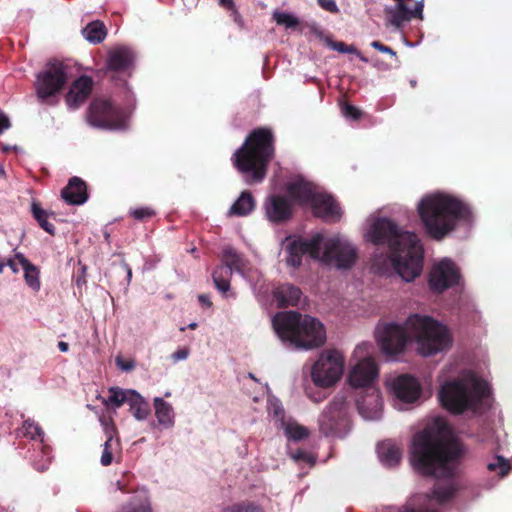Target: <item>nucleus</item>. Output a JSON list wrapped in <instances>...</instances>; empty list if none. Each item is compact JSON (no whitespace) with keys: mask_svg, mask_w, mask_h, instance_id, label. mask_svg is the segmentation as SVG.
<instances>
[{"mask_svg":"<svg viewBox=\"0 0 512 512\" xmlns=\"http://www.w3.org/2000/svg\"><path fill=\"white\" fill-rule=\"evenodd\" d=\"M273 19L278 25H283L286 28L294 29L300 24L298 18L286 12H274Z\"/></svg>","mask_w":512,"mask_h":512,"instance_id":"38","label":"nucleus"},{"mask_svg":"<svg viewBox=\"0 0 512 512\" xmlns=\"http://www.w3.org/2000/svg\"><path fill=\"white\" fill-rule=\"evenodd\" d=\"M403 512H421L420 510H417L415 508H410V507H407L404 509Z\"/></svg>","mask_w":512,"mask_h":512,"instance_id":"62","label":"nucleus"},{"mask_svg":"<svg viewBox=\"0 0 512 512\" xmlns=\"http://www.w3.org/2000/svg\"><path fill=\"white\" fill-rule=\"evenodd\" d=\"M232 272L229 267L218 266L212 273V279L215 287L222 293H226L230 289V278Z\"/></svg>","mask_w":512,"mask_h":512,"instance_id":"32","label":"nucleus"},{"mask_svg":"<svg viewBox=\"0 0 512 512\" xmlns=\"http://www.w3.org/2000/svg\"><path fill=\"white\" fill-rule=\"evenodd\" d=\"M455 494L456 488L453 485H447L433 488L428 497L435 499L439 504H444L451 500Z\"/></svg>","mask_w":512,"mask_h":512,"instance_id":"34","label":"nucleus"},{"mask_svg":"<svg viewBox=\"0 0 512 512\" xmlns=\"http://www.w3.org/2000/svg\"><path fill=\"white\" fill-rule=\"evenodd\" d=\"M135 53L127 46L112 48L107 53L105 72L128 73L135 65Z\"/></svg>","mask_w":512,"mask_h":512,"instance_id":"18","label":"nucleus"},{"mask_svg":"<svg viewBox=\"0 0 512 512\" xmlns=\"http://www.w3.org/2000/svg\"><path fill=\"white\" fill-rule=\"evenodd\" d=\"M98 400H101L107 408L114 410L126 403L129 406L130 413L138 421L146 420L151 412L148 401L133 389L110 387L108 395L106 397L98 395Z\"/></svg>","mask_w":512,"mask_h":512,"instance_id":"11","label":"nucleus"},{"mask_svg":"<svg viewBox=\"0 0 512 512\" xmlns=\"http://www.w3.org/2000/svg\"><path fill=\"white\" fill-rule=\"evenodd\" d=\"M198 300L199 302L203 305V306H206V307H211L212 306V302L210 301L209 299V296L206 295V294H200L198 296Z\"/></svg>","mask_w":512,"mask_h":512,"instance_id":"56","label":"nucleus"},{"mask_svg":"<svg viewBox=\"0 0 512 512\" xmlns=\"http://www.w3.org/2000/svg\"><path fill=\"white\" fill-rule=\"evenodd\" d=\"M24 271V279L26 284L33 290L39 291L41 287L40 279H39V269L34 265L30 264L23 268Z\"/></svg>","mask_w":512,"mask_h":512,"instance_id":"35","label":"nucleus"},{"mask_svg":"<svg viewBox=\"0 0 512 512\" xmlns=\"http://www.w3.org/2000/svg\"><path fill=\"white\" fill-rule=\"evenodd\" d=\"M15 259L22 266V269L30 264H32L22 253H16Z\"/></svg>","mask_w":512,"mask_h":512,"instance_id":"55","label":"nucleus"},{"mask_svg":"<svg viewBox=\"0 0 512 512\" xmlns=\"http://www.w3.org/2000/svg\"><path fill=\"white\" fill-rule=\"evenodd\" d=\"M369 234L374 245L388 247L393 267L404 281H413L421 274L424 249L415 233L403 231L388 218H378Z\"/></svg>","mask_w":512,"mask_h":512,"instance_id":"2","label":"nucleus"},{"mask_svg":"<svg viewBox=\"0 0 512 512\" xmlns=\"http://www.w3.org/2000/svg\"><path fill=\"white\" fill-rule=\"evenodd\" d=\"M68 80L66 66L58 61L49 62L36 75L34 83L36 96L42 103L57 104V95Z\"/></svg>","mask_w":512,"mask_h":512,"instance_id":"10","label":"nucleus"},{"mask_svg":"<svg viewBox=\"0 0 512 512\" xmlns=\"http://www.w3.org/2000/svg\"><path fill=\"white\" fill-rule=\"evenodd\" d=\"M272 296L279 308H286L298 305L302 291L293 284L283 283L273 289Z\"/></svg>","mask_w":512,"mask_h":512,"instance_id":"25","label":"nucleus"},{"mask_svg":"<svg viewBox=\"0 0 512 512\" xmlns=\"http://www.w3.org/2000/svg\"><path fill=\"white\" fill-rule=\"evenodd\" d=\"M93 81L91 77L81 76L75 80L67 95L66 103L70 109H77L82 105L92 92Z\"/></svg>","mask_w":512,"mask_h":512,"instance_id":"23","label":"nucleus"},{"mask_svg":"<svg viewBox=\"0 0 512 512\" xmlns=\"http://www.w3.org/2000/svg\"><path fill=\"white\" fill-rule=\"evenodd\" d=\"M272 325L282 341L290 342L296 348H317L326 340L325 328L319 320L296 311L276 313Z\"/></svg>","mask_w":512,"mask_h":512,"instance_id":"6","label":"nucleus"},{"mask_svg":"<svg viewBox=\"0 0 512 512\" xmlns=\"http://www.w3.org/2000/svg\"><path fill=\"white\" fill-rule=\"evenodd\" d=\"M275 155V136L270 128L252 130L232 157L234 167L248 184L264 180L268 166Z\"/></svg>","mask_w":512,"mask_h":512,"instance_id":"4","label":"nucleus"},{"mask_svg":"<svg viewBox=\"0 0 512 512\" xmlns=\"http://www.w3.org/2000/svg\"><path fill=\"white\" fill-rule=\"evenodd\" d=\"M327 44H328V46H329L331 49H333V50H335V51H337V52H339V53H346L347 46H348V45H347V44H345L344 42H341V41H333V40H331V39H328Z\"/></svg>","mask_w":512,"mask_h":512,"instance_id":"48","label":"nucleus"},{"mask_svg":"<svg viewBox=\"0 0 512 512\" xmlns=\"http://www.w3.org/2000/svg\"><path fill=\"white\" fill-rule=\"evenodd\" d=\"M189 355V349L188 348H181L175 351L171 357L172 359L177 362L181 360H185Z\"/></svg>","mask_w":512,"mask_h":512,"instance_id":"51","label":"nucleus"},{"mask_svg":"<svg viewBox=\"0 0 512 512\" xmlns=\"http://www.w3.org/2000/svg\"><path fill=\"white\" fill-rule=\"evenodd\" d=\"M117 512H153V508L148 497H133Z\"/></svg>","mask_w":512,"mask_h":512,"instance_id":"30","label":"nucleus"},{"mask_svg":"<svg viewBox=\"0 0 512 512\" xmlns=\"http://www.w3.org/2000/svg\"><path fill=\"white\" fill-rule=\"evenodd\" d=\"M219 4L225 9L233 8V6H235L234 0H219Z\"/></svg>","mask_w":512,"mask_h":512,"instance_id":"58","label":"nucleus"},{"mask_svg":"<svg viewBox=\"0 0 512 512\" xmlns=\"http://www.w3.org/2000/svg\"><path fill=\"white\" fill-rule=\"evenodd\" d=\"M311 207L313 215L325 222H338L342 217V211L338 202L327 193L320 192Z\"/></svg>","mask_w":512,"mask_h":512,"instance_id":"19","label":"nucleus"},{"mask_svg":"<svg viewBox=\"0 0 512 512\" xmlns=\"http://www.w3.org/2000/svg\"><path fill=\"white\" fill-rule=\"evenodd\" d=\"M346 395L337 394L319 418V428L325 436L342 437L348 430Z\"/></svg>","mask_w":512,"mask_h":512,"instance_id":"13","label":"nucleus"},{"mask_svg":"<svg viewBox=\"0 0 512 512\" xmlns=\"http://www.w3.org/2000/svg\"><path fill=\"white\" fill-rule=\"evenodd\" d=\"M158 423L166 428L174 425V410L170 403L160 397L153 400Z\"/></svg>","mask_w":512,"mask_h":512,"instance_id":"29","label":"nucleus"},{"mask_svg":"<svg viewBox=\"0 0 512 512\" xmlns=\"http://www.w3.org/2000/svg\"><path fill=\"white\" fill-rule=\"evenodd\" d=\"M21 434L35 442L34 449H39L41 457L35 456L32 459L34 468L38 471H45L51 463V448L45 443V434L41 427L32 420H25L20 430Z\"/></svg>","mask_w":512,"mask_h":512,"instance_id":"17","label":"nucleus"},{"mask_svg":"<svg viewBox=\"0 0 512 512\" xmlns=\"http://www.w3.org/2000/svg\"><path fill=\"white\" fill-rule=\"evenodd\" d=\"M58 348H59V349H60V351H62V352H67V351H68L69 346H68V343L63 342V341H60V342L58 343Z\"/></svg>","mask_w":512,"mask_h":512,"instance_id":"59","label":"nucleus"},{"mask_svg":"<svg viewBox=\"0 0 512 512\" xmlns=\"http://www.w3.org/2000/svg\"><path fill=\"white\" fill-rule=\"evenodd\" d=\"M371 46L374 49L378 50L379 52L387 53V54H390L392 56H396V52L391 47L384 45L380 41H377V40L372 41L371 42Z\"/></svg>","mask_w":512,"mask_h":512,"instance_id":"46","label":"nucleus"},{"mask_svg":"<svg viewBox=\"0 0 512 512\" xmlns=\"http://www.w3.org/2000/svg\"><path fill=\"white\" fill-rule=\"evenodd\" d=\"M410 328L406 322L401 325L395 322L379 324L376 328V339L381 351L386 355L402 353L411 339Z\"/></svg>","mask_w":512,"mask_h":512,"instance_id":"14","label":"nucleus"},{"mask_svg":"<svg viewBox=\"0 0 512 512\" xmlns=\"http://www.w3.org/2000/svg\"><path fill=\"white\" fill-rule=\"evenodd\" d=\"M6 266H8L15 274L19 272V268L17 267V264L14 259H8L6 262Z\"/></svg>","mask_w":512,"mask_h":512,"instance_id":"57","label":"nucleus"},{"mask_svg":"<svg viewBox=\"0 0 512 512\" xmlns=\"http://www.w3.org/2000/svg\"><path fill=\"white\" fill-rule=\"evenodd\" d=\"M222 260L224 262L222 266L229 267L231 272L233 270L241 271L245 266L243 257L232 247L223 249Z\"/></svg>","mask_w":512,"mask_h":512,"instance_id":"31","label":"nucleus"},{"mask_svg":"<svg viewBox=\"0 0 512 512\" xmlns=\"http://www.w3.org/2000/svg\"><path fill=\"white\" fill-rule=\"evenodd\" d=\"M460 278V271L456 264L450 259H444L432 268L429 274V287L433 292L442 293L457 285Z\"/></svg>","mask_w":512,"mask_h":512,"instance_id":"16","label":"nucleus"},{"mask_svg":"<svg viewBox=\"0 0 512 512\" xmlns=\"http://www.w3.org/2000/svg\"><path fill=\"white\" fill-rule=\"evenodd\" d=\"M107 36V28L104 22L98 20V44L103 42Z\"/></svg>","mask_w":512,"mask_h":512,"instance_id":"53","label":"nucleus"},{"mask_svg":"<svg viewBox=\"0 0 512 512\" xmlns=\"http://www.w3.org/2000/svg\"><path fill=\"white\" fill-rule=\"evenodd\" d=\"M411 335L416 339L418 351L432 356L449 349L452 336L448 328L427 315L412 314L406 319Z\"/></svg>","mask_w":512,"mask_h":512,"instance_id":"8","label":"nucleus"},{"mask_svg":"<svg viewBox=\"0 0 512 512\" xmlns=\"http://www.w3.org/2000/svg\"><path fill=\"white\" fill-rule=\"evenodd\" d=\"M286 435L289 439L294 441H301L309 437V430L305 426L297 423L288 424L285 428Z\"/></svg>","mask_w":512,"mask_h":512,"instance_id":"37","label":"nucleus"},{"mask_svg":"<svg viewBox=\"0 0 512 512\" xmlns=\"http://www.w3.org/2000/svg\"><path fill=\"white\" fill-rule=\"evenodd\" d=\"M116 269L125 274L127 282H130L132 278V270L128 264H126L122 259H119V264L116 266Z\"/></svg>","mask_w":512,"mask_h":512,"instance_id":"47","label":"nucleus"},{"mask_svg":"<svg viewBox=\"0 0 512 512\" xmlns=\"http://www.w3.org/2000/svg\"><path fill=\"white\" fill-rule=\"evenodd\" d=\"M344 371V357L337 350H326L314 363L311 377L316 386L327 388L334 385Z\"/></svg>","mask_w":512,"mask_h":512,"instance_id":"12","label":"nucleus"},{"mask_svg":"<svg viewBox=\"0 0 512 512\" xmlns=\"http://www.w3.org/2000/svg\"><path fill=\"white\" fill-rule=\"evenodd\" d=\"M5 267H6V263L0 262V274L3 273Z\"/></svg>","mask_w":512,"mask_h":512,"instance_id":"64","label":"nucleus"},{"mask_svg":"<svg viewBox=\"0 0 512 512\" xmlns=\"http://www.w3.org/2000/svg\"><path fill=\"white\" fill-rule=\"evenodd\" d=\"M289 196L299 204H310L314 202L320 192L311 182L303 178L296 179L287 185Z\"/></svg>","mask_w":512,"mask_h":512,"instance_id":"24","label":"nucleus"},{"mask_svg":"<svg viewBox=\"0 0 512 512\" xmlns=\"http://www.w3.org/2000/svg\"><path fill=\"white\" fill-rule=\"evenodd\" d=\"M346 53L355 54L359 59L365 63L368 62V58L365 57L355 46L348 45Z\"/></svg>","mask_w":512,"mask_h":512,"instance_id":"54","label":"nucleus"},{"mask_svg":"<svg viewBox=\"0 0 512 512\" xmlns=\"http://www.w3.org/2000/svg\"><path fill=\"white\" fill-rule=\"evenodd\" d=\"M128 115L124 108L111 98L98 97V128L106 130H124L127 128Z\"/></svg>","mask_w":512,"mask_h":512,"instance_id":"15","label":"nucleus"},{"mask_svg":"<svg viewBox=\"0 0 512 512\" xmlns=\"http://www.w3.org/2000/svg\"><path fill=\"white\" fill-rule=\"evenodd\" d=\"M101 425L103 426L106 441L104 443L103 452L101 455V464L108 466L112 463L113 458L116 454L121 451V444L118 438V431L113 423L112 419L107 420L106 418L100 419Z\"/></svg>","mask_w":512,"mask_h":512,"instance_id":"22","label":"nucleus"},{"mask_svg":"<svg viewBox=\"0 0 512 512\" xmlns=\"http://www.w3.org/2000/svg\"><path fill=\"white\" fill-rule=\"evenodd\" d=\"M323 236L320 233L315 234L310 239H296L287 246L288 258L287 264L294 268L300 267L302 257L309 255L312 259L319 260L327 264H334L338 269H348L353 266L357 259L356 248L339 238H330L325 242L324 252L320 256Z\"/></svg>","mask_w":512,"mask_h":512,"instance_id":"5","label":"nucleus"},{"mask_svg":"<svg viewBox=\"0 0 512 512\" xmlns=\"http://www.w3.org/2000/svg\"><path fill=\"white\" fill-rule=\"evenodd\" d=\"M488 394L487 383L476 377L470 380L458 379L441 386L439 399L449 412L459 415L475 409Z\"/></svg>","mask_w":512,"mask_h":512,"instance_id":"7","label":"nucleus"},{"mask_svg":"<svg viewBox=\"0 0 512 512\" xmlns=\"http://www.w3.org/2000/svg\"><path fill=\"white\" fill-rule=\"evenodd\" d=\"M221 512H264V510L253 502L242 501L223 508Z\"/></svg>","mask_w":512,"mask_h":512,"instance_id":"36","label":"nucleus"},{"mask_svg":"<svg viewBox=\"0 0 512 512\" xmlns=\"http://www.w3.org/2000/svg\"><path fill=\"white\" fill-rule=\"evenodd\" d=\"M377 452L381 462L388 467H395L402 458L401 448L391 441H384L378 445Z\"/></svg>","mask_w":512,"mask_h":512,"instance_id":"27","label":"nucleus"},{"mask_svg":"<svg viewBox=\"0 0 512 512\" xmlns=\"http://www.w3.org/2000/svg\"><path fill=\"white\" fill-rule=\"evenodd\" d=\"M394 395L402 402L413 403L420 397L421 385L419 381L408 374L400 375L392 383Z\"/></svg>","mask_w":512,"mask_h":512,"instance_id":"21","label":"nucleus"},{"mask_svg":"<svg viewBox=\"0 0 512 512\" xmlns=\"http://www.w3.org/2000/svg\"><path fill=\"white\" fill-rule=\"evenodd\" d=\"M317 3L325 11L333 14L339 13V8L335 0H317Z\"/></svg>","mask_w":512,"mask_h":512,"instance_id":"45","label":"nucleus"},{"mask_svg":"<svg viewBox=\"0 0 512 512\" xmlns=\"http://www.w3.org/2000/svg\"><path fill=\"white\" fill-rule=\"evenodd\" d=\"M82 35L88 42L96 44V21L89 22L82 29Z\"/></svg>","mask_w":512,"mask_h":512,"instance_id":"41","label":"nucleus"},{"mask_svg":"<svg viewBox=\"0 0 512 512\" xmlns=\"http://www.w3.org/2000/svg\"><path fill=\"white\" fill-rule=\"evenodd\" d=\"M87 121L91 127H96V114L94 102H92L89 106Z\"/></svg>","mask_w":512,"mask_h":512,"instance_id":"52","label":"nucleus"},{"mask_svg":"<svg viewBox=\"0 0 512 512\" xmlns=\"http://www.w3.org/2000/svg\"><path fill=\"white\" fill-rule=\"evenodd\" d=\"M115 361L118 368H120L122 371L130 372L135 368V361L132 359H124L121 356H117Z\"/></svg>","mask_w":512,"mask_h":512,"instance_id":"43","label":"nucleus"},{"mask_svg":"<svg viewBox=\"0 0 512 512\" xmlns=\"http://www.w3.org/2000/svg\"><path fill=\"white\" fill-rule=\"evenodd\" d=\"M294 459L297 460V461H304V462L309 463V464H313L314 463L313 456L308 454L307 452H305L303 450H298L295 453V455H294Z\"/></svg>","mask_w":512,"mask_h":512,"instance_id":"49","label":"nucleus"},{"mask_svg":"<svg viewBox=\"0 0 512 512\" xmlns=\"http://www.w3.org/2000/svg\"><path fill=\"white\" fill-rule=\"evenodd\" d=\"M378 377V366L371 357L360 360L350 371L348 381L356 388H368L371 392L365 397L357 398L356 406L359 413L367 420L380 417L383 401L379 391L371 388Z\"/></svg>","mask_w":512,"mask_h":512,"instance_id":"9","label":"nucleus"},{"mask_svg":"<svg viewBox=\"0 0 512 512\" xmlns=\"http://www.w3.org/2000/svg\"><path fill=\"white\" fill-rule=\"evenodd\" d=\"M6 177V172L4 170V167L2 164H0V178H5Z\"/></svg>","mask_w":512,"mask_h":512,"instance_id":"61","label":"nucleus"},{"mask_svg":"<svg viewBox=\"0 0 512 512\" xmlns=\"http://www.w3.org/2000/svg\"><path fill=\"white\" fill-rule=\"evenodd\" d=\"M11 127L9 117L0 109V135Z\"/></svg>","mask_w":512,"mask_h":512,"instance_id":"50","label":"nucleus"},{"mask_svg":"<svg viewBox=\"0 0 512 512\" xmlns=\"http://www.w3.org/2000/svg\"><path fill=\"white\" fill-rule=\"evenodd\" d=\"M418 214L427 233L436 240L443 239L460 221L471 218L467 203L449 194L427 195L418 204Z\"/></svg>","mask_w":512,"mask_h":512,"instance_id":"3","label":"nucleus"},{"mask_svg":"<svg viewBox=\"0 0 512 512\" xmlns=\"http://www.w3.org/2000/svg\"><path fill=\"white\" fill-rule=\"evenodd\" d=\"M255 200L249 191H243L239 198L230 207V216L243 217L249 215L255 209Z\"/></svg>","mask_w":512,"mask_h":512,"instance_id":"28","label":"nucleus"},{"mask_svg":"<svg viewBox=\"0 0 512 512\" xmlns=\"http://www.w3.org/2000/svg\"><path fill=\"white\" fill-rule=\"evenodd\" d=\"M265 213L269 221L282 223L289 220L293 214V206L290 200L282 195H271L264 204Z\"/></svg>","mask_w":512,"mask_h":512,"instance_id":"20","label":"nucleus"},{"mask_svg":"<svg viewBox=\"0 0 512 512\" xmlns=\"http://www.w3.org/2000/svg\"><path fill=\"white\" fill-rule=\"evenodd\" d=\"M129 214L135 220L143 222L155 216L156 212L150 207H139L132 209Z\"/></svg>","mask_w":512,"mask_h":512,"instance_id":"40","label":"nucleus"},{"mask_svg":"<svg viewBox=\"0 0 512 512\" xmlns=\"http://www.w3.org/2000/svg\"><path fill=\"white\" fill-rule=\"evenodd\" d=\"M342 111L347 118H351L353 120H359L362 115V112L357 107L348 103L344 104Z\"/></svg>","mask_w":512,"mask_h":512,"instance_id":"42","label":"nucleus"},{"mask_svg":"<svg viewBox=\"0 0 512 512\" xmlns=\"http://www.w3.org/2000/svg\"><path fill=\"white\" fill-rule=\"evenodd\" d=\"M229 11V16L232 18L234 23L238 26L239 29L245 28V22L242 15L239 13L236 5L233 8L227 9Z\"/></svg>","mask_w":512,"mask_h":512,"instance_id":"44","label":"nucleus"},{"mask_svg":"<svg viewBox=\"0 0 512 512\" xmlns=\"http://www.w3.org/2000/svg\"><path fill=\"white\" fill-rule=\"evenodd\" d=\"M12 149L16 150V149H17V147H16V146H13V147H12V146H9V145H5V146H3V151H4V152H8V151H10V150H12Z\"/></svg>","mask_w":512,"mask_h":512,"instance_id":"60","label":"nucleus"},{"mask_svg":"<svg viewBox=\"0 0 512 512\" xmlns=\"http://www.w3.org/2000/svg\"><path fill=\"white\" fill-rule=\"evenodd\" d=\"M489 471L497 473L499 476H506L510 469V462L502 456H497L495 462H491L487 465Z\"/></svg>","mask_w":512,"mask_h":512,"instance_id":"39","label":"nucleus"},{"mask_svg":"<svg viewBox=\"0 0 512 512\" xmlns=\"http://www.w3.org/2000/svg\"><path fill=\"white\" fill-rule=\"evenodd\" d=\"M197 326H198V325H197V323L192 322V323H190V324L188 325V328H189V329L194 330V329H196V328H197Z\"/></svg>","mask_w":512,"mask_h":512,"instance_id":"63","label":"nucleus"},{"mask_svg":"<svg viewBox=\"0 0 512 512\" xmlns=\"http://www.w3.org/2000/svg\"><path fill=\"white\" fill-rule=\"evenodd\" d=\"M464 452L452 427L444 419L436 418L414 434L410 460L424 476L453 478Z\"/></svg>","mask_w":512,"mask_h":512,"instance_id":"1","label":"nucleus"},{"mask_svg":"<svg viewBox=\"0 0 512 512\" xmlns=\"http://www.w3.org/2000/svg\"><path fill=\"white\" fill-rule=\"evenodd\" d=\"M31 212L40 227L47 233L54 235L55 227L48 221L49 214L38 203L33 202L31 205Z\"/></svg>","mask_w":512,"mask_h":512,"instance_id":"33","label":"nucleus"},{"mask_svg":"<svg viewBox=\"0 0 512 512\" xmlns=\"http://www.w3.org/2000/svg\"><path fill=\"white\" fill-rule=\"evenodd\" d=\"M61 196L66 203L81 205L87 200V190L84 181L79 177H72L68 184L62 189Z\"/></svg>","mask_w":512,"mask_h":512,"instance_id":"26","label":"nucleus"}]
</instances>
